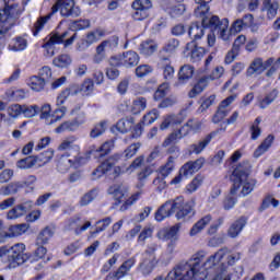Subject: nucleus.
Segmentation results:
<instances>
[{
    "label": "nucleus",
    "instance_id": "0eeeda50",
    "mask_svg": "<svg viewBox=\"0 0 280 280\" xmlns=\"http://www.w3.org/2000/svg\"><path fill=\"white\" fill-rule=\"evenodd\" d=\"M78 39V33L68 30L63 33H51L46 37V43L42 46L45 49L44 56L46 58H54L56 56V45H63V47H71Z\"/></svg>",
    "mask_w": 280,
    "mask_h": 280
},
{
    "label": "nucleus",
    "instance_id": "c85d7f7f",
    "mask_svg": "<svg viewBox=\"0 0 280 280\" xmlns=\"http://www.w3.org/2000/svg\"><path fill=\"white\" fill-rule=\"evenodd\" d=\"M195 68L191 65H184L178 72V84H186L194 78Z\"/></svg>",
    "mask_w": 280,
    "mask_h": 280
},
{
    "label": "nucleus",
    "instance_id": "473e14b6",
    "mask_svg": "<svg viewBox=\"0 0 280 280\" xmlns=\"http://www.w3.org/2000/svg\"><path fill=\"white\" fill-rule=\"evenodd\" d=\"M277 97H279V90L278 89H273L270 92H268L267 94H265L264 98H261L258 103L259 108H261L262 110L268 108L270 106V104H272Z\"/></svg>",
    "mask_w": 280,
    "mask_h": 280
},
{
    "label": "nucleus",
    "instance_id": "4c0bfd02",
    "mask_svg": "<svg viewBox=\"0 0 280 280\" xmlns=\"http://www.w3.org/2000/svg\"><path fill=\"white\" fill-rule=\"evenodd\" d=\"M264 71V59L255 58L247 68V75H261Z\"/></svg>",
    "mask_w": 280,
    "mask_h": 280
},
{
    "label": "nucleus",
    "instance_id": "4be33fe9",
    "mask_svg": "<svg viewBox=\"0 0 280 280\" xmlns=\"http://www.w3.org/2000/svg\"><path fill=\"white\" fill-rule=\"evenodd\" d=\"M211 220H213V217H211V214H207L200 220H198L190 229V232H189L190 237H196V235H198L199 233H202V231H205V229H207V226L211 224Z\"/></svg>",
    "mask_w": 280,
    "mask_h": 280
},
{
    "label": "nucleus",
    "instance_id": "4468645a",
    "mask_svg": "<svg viewBox=\"0 0 280 280\" xmlns=\"http://www.w3.org/2000/svg\"><path fill=\"white\" fill-rule=\"evenodd\" d=\"M171 201V209L173 213H176L177 220H185L189 213H191L192 208L189 203L185 202V198L177 197ZM177 211V212H176Z\"/></svg>",
    "mask_w": 280,
    "mask_h": 280
},
{
    "label": "nucleus",
    "instance_id": "cd10ccee",
    "mask_svg": "<svg viewBox=\"0 0 280 280\" xmlns=\"http://www.w3.org/2000/svg\"><path fill=\"white\" fill-rule=\"evenodd\" d=\"M119 45V38L117 36H113L106 40H103L97 47L96 52L103 54V56H106V51L108 49H115Z\"/></svg>",
    "mask_w": 280,
    "mask_h": 280
},
{
    "label": "nucleus",
    "instance_id": "8fccbe9b",
    "mask_svg": "<svg viewBox=\"0 0 280 280\" xmlns=\"http://www.w3.org/2000/svg\"><path fill=\"white\" fill-rule=\"evenodd\" d=\"M113 222V219L110 217H107L103 220H100L96 222V230L91 232V236L95 237V235H97V233H102V231H106V229H108V226H110V223Z\"/></svg>",
    "mask_w": 280,
    "mask_h": 280
},
{
    "label": "nucleus",
    "instance_id": "412c9836",
    "mask_svg": "<svg viewBox=\"0 0 280 280\" xmlns=\"http://www.w3.org/2000/svg\"><path fill=\"white\" fill-rule=\"evenodd\" d=\"M115 148V140L105 141L100 148L92 149L90 154H93L96 159H104V156L110 154L113 149Z\"/></svg>",
    "mask_w": 280,
    "mask_h": 280
},
{
    "label": "nucleus",
    "instance_id": "4d7b16f0",
    "mask_svg": "<svg viewBox=\"0 0 280 280\" xmlns=\"http://www.w3.org/2000/svg\"><path fill=\"white\" fill-rule=\"evenodd\" d=\"M95 89V83L91 79H86L80 86V92L84 95H91Z\"/></svg>",
    "mask_w": 280,
    "mask_h": 280
},
{
    "label": "nucleus",
    "instance_id": "a878e982",
    "mask_svg": "<svg viewBox=\"0 0 280 280\" xmlns=\"http://www.w3.org/2000/svg\"><path fill=\"white\" fill-rule=\"evenodd\" d=\"M180 47V42L176 38H171L167 40V43L164 45V47L160 50V56L162 60L166 61L170 60L168 57H164L163 54H167L168 56H172V54L176 52V49Z\"/></svg>",
    "mask_w": 280,
    "mask_h": 280
},
{
    "label": "nucleus",
    "instance_id": "052dcab7",
    "mask_svg": "<svg viewBox=\"0 0 280 280\" xmlns=\"http://www.w3.org/2000/svg\"><path fill=\"white\" fill-rule=\"evenodd\" d=\"M58 113L60 115H58ZM55 115L57 116H51L50 120L47 121V126H51V124H56L57 121H60V119H62V117H65V115H67V108L65 106H61L57 109H55Z\"/></svg>",
    "mask_w": 280,
    "mask_h": 280
},
{
    "label": "nucleus",
    "instance_id": "5fc2aeb1",
    "mask_svg": "<svg viewBox=\"0 0 280 280\" xmlns=\"http://www.w3.org/2000/svg\"><path fill=\"white\" fill-rule=\"evenodd\" d=\"M260 124H261V118L257 117L249 128L250 135H252L250 138L253 139V141H257V139L261 137V128H259Z\"/></svg>",
    "mask_w": 280,
    "mask_h": 280
},
{
    "label": "nucleus",
    "instance_id": "f704fd0d",
    "mask_svg": "<svg viewBox=\"0 0 280 280\" xmlns=\"http://www.w3.org/2000/svg\"><path fill=\"white\" fill-rule=\"evenodd\" d=\"M159 49V44L152 39H147L140 44L139 50L143 56H152Z\"/></svg>",
    "mask_w": 280,
    "mask_h": 280
},
{
    "label": "nucleus",
    "instance_id": "13d9d810",
    "mask_svg": "<svg viewBox=\"0 0 280 280\" xmlns=\"http://www.w3.org/2000/svg\"><path fill=\"white\" fill-rule=\"evenodd\" d=\"M7 113L9 117H12V119H16V117H19V115H22L23 113V105H20V104L10 105L7 108Z\"/></svg>",
    "mask_w": 280,
    "mask_h": 280
},
{
    "label": "nucleus",
    "instance_id": "c03bdc74",
    "mask_svg": "<svg viewBox=\"0 0 280 280\" xmlns=\"http://www.w3.org/2000/svg\"><path fill=\"white\" fill-rule=\"evenodd\" d=\"M45 84H47L39 75H33L30 78L28 86H31L32 91H36L40 93V91H45Z\"/></svg>",
    "mask_w": 280,
    "mask_h": 280
},
{
    "label": "nucleus",
    "instance_id": "5701e85b",
    "mask_svg": "<svg viewBox=\"0 0 280 280\" xmlns=\"http://www.w3.org/2000/svg\"><path fill=\"white\" fill-rule=\"evenodd\" d=\"M255 21V18L253 14L248 13L245 14L242 19H237L233 22L232 28L235 32H242V30H246L247 27H253V23Z\"/></svg>",
    "mask_w": 280,
    "mask_h": 280
},
{
    "label": "nucleus",
    "instance_id": "9b49d317",
    "mask_svg": "<svg viewBox=\"0 0 280 280\" xmlns=\"http://www.w3.org/2000/svg\"><path fill=\"white\" fill-rule=\"evenodd\" d=\"M132 19L133 21H145L150 16V10H152L151 0H135L131 3Z\"/></svg>",
    "mask_w": 280,
    "mask_h": 280
},
{
    "label": "nucleus",
    "instance_id": "a18cd8bd",
    "mask_svg": "<svg viewBox=\"0 0 280 280\" xmlns=\"http://www.w3.org/2000/svg\"><path fill=\"white\" fill-rule=\"evenodd\" d=\"M54 229L46 226L37 236V246H43L47 244L50 237H54Z\"/></svg>",
    "mask_w": 280,
    "mask_h": 280
},
{
    "label": "nucleus",
    "instance_id": "0e129e2a",
    "mask_svg": "<svg viewBox=\"0 0 280 280\" xmlns=\"http://www.w3.org/2000/svg\"><path fill=\"white\" fill-rule=\"evenodd\" d=\"M152 174H154V170H152V167H150V166H145L140 172H138L137 179L144 180V183H145L148 180V178H150V176H152Z\"/></svg>",
    "mask_w": 280,
    "mask_h": 280
},
{
    "label": "nucleus",
    "instance_id": "f3484780",
    "mask_svg": "<svg viewBox=\"0 0 280 280\" xmlns=\"http://www.w3.org/2000/svg\"><path fill=\"white\" fill-rule=\"evenodd\" d=\"M236 97V95H231L221 102L218 112L212 118L213 124H220V121H222V119L229 115V109L226 108H229V106L235 102Z\"/></svg>",
    "mask_w": 280,
    "mask_h": 280
},
{
    "label": "nucleus",
    "instance_id": "1a4fd4ad",
    "mask_svg": "<svg viewBox=\"0 0 280 280\" xmlns=\"http://www.w3.org/2000/svg\"><path fill=\"white\" fill-rule=\"evenodd\" d=\"M202 165H205V158H199L194 162H187L180 167L178 176L172 179L171 185H178V183L183 182V178L194 176L196 172L202 170Z\"/></svg>",
    "mask_w": 280,
    "mask_h": 280
},
{
    "label": "nucleus",
    "instance_id": "6e6552de",
    "mask_svg": "<svg viewBox=\"0 0 280 280\" xmlns=\"http://www.w3.org/2000/svg\"><path fill=\"white\" fill-rule=\"evenodd\" d=\"M156 250H159V244L151 243L142 254V260L138 267V270L144 276L152 275V270L156 268L159 259H156Z\"/></svg>",
    "mask_w": 280,
    "mask_h": 280
},
{
    "label": "nucleus",
    "instance_id": "ea45409f",
    "mask_svg": "<svg viewBox=\"0 0 280 280\" xmlns=\"http://www.w3.org/2000/svg\"><path fill=\"white\" fill-rule=\"evenodd\" d=\"M145 108H148V100L143 96H140L133 100L130 112L132 115H139L140 113H143Z\"/></svg>",
    "mask_w": 280,
    "mask_h": 280
},
{
    "label": "nucleus",
    "instance_id": "f257e3e1",
    "mask_svg": "<svg viewBox=\"0 0 280 280\" xmlns=\"http://www.w3.org/2000/svg\"><path fill=\"white\" fill-rule=\"evenodd\" d=\"M207 254L199 252L195 254L188 261H183L175 272L171 273L172 277H179V280H205L209 277V270H213L219 264H226V266H235L242 254L240 252H231L229 247H222L213 255H211L205 262Z\"/></svg>",
    "mask_w": 280,
    "mask_h": 280
},
{
    "label": "nucleus",
    "instance_id": "aec40b11",
    "mask_svg": "<svg viewBox=\"0 0 280 280\" xmlns=\"http://www.w3.org/2000/svg\"><path fill=\"white\" fill-rule=\"evenodd\" d=\"M248 223V219L246 217H240L235 220L228 230L229 237L235 240V237L240 236V233L244 231V228Z\"/></svg>",
    "mask_w": 280,
    "mask_h": 280
},
{
    "label": "nucleus",
    "instance_id": "603ef678",
    "mask_svg": "<svg viewBox=\"0 0 280 280\" xmlns=\"http://www.w3.org/2000/svg\"><path fill=\"white\" fill-rule=\"evenodd\" d=\"M9 237H19V235H23V233H27V224H16L11 225L9 228Z\"/></svg>",
    "mask_w": 280,
    "mask_h": 280
},
{
    "label": "nucleus",
    "instance_id": "7ed1b4c3",
    "mask_svg": "<svg viewBox=\"0 0 280 280\" xmlns=\"http://www.w3.org/2000/svg\"><path fill=\"white\" fill-rule=\"evenodd\" d=\"M205 25L210 27L212 32H217V34H219V38L222 40H231V33H229V19L220 20L217 15H212L209 20L203 19L202 25L192 23L188 31V36L191 40H200V38L205 36Z\"/></svg>",
    "mask_w": 280,
    "mask_h": 280
},
{
    "label": "nucleus",
    "instance_id": "37998d69",
    "mask_svg": "<svg viewBox=\"0 0 280 280\" xmlns=\"http://www.w3.org/2000/svg\"><path fill=\"white\" fill-rule=\"evenodd\" d=\"M132 126H135V118L130 117L118 120L116 124V129L118 132L126 133L128 130H132Z\"/></svg>",
    "mask_w": 280,
    "mask_h": 280
},
{
    "label": "nucleus",
    "instance_id": "b1692460",
    "mask_svg": "<svg viewBox=\"0 0 280 280\" xmlns=\"http://www.w3.org/2000/svg\"><path fill=\"white\" fill-rule=\"evenodd\" d=\"M187 135H189V129H188L187 125L185 124L179 129L173 131L168 136V138H166L164 140L163 148H167V145H170V143H174V141H178L179 139L187 137Z\"/></svg>",
    "mask_w": 280,
    "mask_h": 280
},
{
    "label": "nucleus",
    "instance_id": "ddd939ff",
    "mask_svg": "<svg viewBox=\"0 0 280 280\" xmlns=\"http://www.w3.org/2000/svg\"><path fill=\"white\" fill-rule=\"evenodd\" d=\"M225 131H226V127H224V128L221 127V128L210 132L205 138H202L198 143L190 144L189 153L190 154H202V152L205 151L207 145H209L211 143L212 139H215V137H218V135H220V132H225Z\"/></svg>",
    "mask_w": 280,
    "mask_h": 280
},
{
    "label": "nucleus",
    "instance_id": "72a5a7b5",
    "mask_svg": "<svg viewBox=\"0 0 280 280\" xmlns=\"http://www.w3.org/2000/svg\"><path fill=\"white\" fill-rule=\"evenodd\" d=\"M185 121V118L180 114L178 115H168L164 118L163 122L161 124L160 128L161 130H167L170 126H179V124H183Z\"/></svg>",
    "mask_w": 280,
    "mask_h": 280
},
{
    "label": "nucleus",
    "instance_id": "774afa93",
    "mask_svg": "<svg viewBox=\"0 0 280 280\" xmlns=\"http://www.w3.org/2000/svg\"><path fill=\"white\" fill-rule=\"evenodd\" d=\"M42 80H44L46 83L51 80V68L44 66L39 72L38 75Z\"/></svg>",
    "mask_w": 280,
    "mask_h": 280
},
{
    "label": "nucleus",
    "instance_id": "3c124183",
    "mask_svg": "<svg viewBox=\"0 0 280 280\" xmlns=\"http://www.w3.org/2000/svg\"><path fill=\"white\" fill-rule=\"evenodd\" d=\"M211 0H195V3H197V8L195 9L196 16H203V14H207L209 12V2Z\"/></svg>",
    "mask_w": 280,
    "mask_h": 280
},
{
    "label": "nucleus",
    "instance_id": "a211bd4d",
    "mask_svg": "<svg viewBox=\"0 0 280 280\" xmlns=\"http://www.w3.org/2000/svg\"><path fill=\"white\" fill-rule=\"evenodd\" d=\"M143 187H145V182L143 179H138V183L136 184V189H139L136 194H133L131 197H129L119 208V211H128L137 200L141 197V194H143Z\"/></svg>",
    "mask_w": 280,
    "mask_h": 280
},
{
    "label": "nucleus",
    "instance_id": "09e8293b",
    "mask_svg": "<svg viewBox=\"0 0 280 280\" xmlns=\"http://www.w3.org/2000/svg\"><path fill=\"white\" fill-rule=\"evenodd\" d=\"M95 198H97V189H92L81 197L79 205L80 207H88V205H91Z\"/></svg>",
    "mask_w": 280,
    "mask_h": 280
},
{
    "label": "nucleus",
    "instance_id": "f03ea898",
    "mask_svg": "<svg viewBox=\"0 0 280 280\" xmlns=\"http://www.w3.org/2000/svg\"><path fill=\"white\" fill-rule=\"evenodd\" d=\"M77 140L75 136L69 137L57 148L59 152H65L57 161V170L61 174H67L71 167H80L86 163V159L80 152V145L74 144Z\"/></svg>",
    "mask_w": 280,
    "mask_h": 280
},
{
    "label": "nucleus",
    "instance_id": "2eb2a0df",
    "mask_svg": "<svg viewBox=\"0 0 280 280\" xmlns=\"http://www.w3.org/2000/svg\"><path fill=\"white\" fill-rule=\"evenodd\" d=\"M135 264H137V260L135 258H129L125 260L116 271L107 275L105 280L124 279V277H127L128 272L132 270V268L135 267Z\"/></svg>",
    "mask_w": 280,
    "mask_h": 280
},
{
    "label": "nucleus",
    "instance_id": "f8f14e48",
    "mask_svg": "<svg viewBox=\"0 0 280 280\" xmlns=\"http://www.w3.org/2000/svg\"><path fill=\"white\" fill-rule=\"evenodd\" d=\"M84 124H86V114L84 112H79L75 118L63 121L55 129V132H75L80 129V126H84Z\"/></svg>",
    "mask_w": 280,
    "mask_h": 280
},
{
    "label": "nucleus",
    "instance_id": "e433bc0d",
    "mask_svg": "<svg viewBox=\"0 0 280 280\" xmlns=\"http://www.w3.org/2000/svg\"><path fill=\"white\" fill-rule=\"evenodd\" d=\"M176 168V156H168L166 163L160 167V174L163 178H167Z\"/></svg>",
    "mask_w": 280,
    "mask_h": 280
},
{
    "label": "nucleus",
    "instance_id": "393cba45",
    "mask_svg": "<svg viewBox=\"0 0 280 280\" xmlns=\"http://www.w3.org/2000/svg\"><path fill=\"white\" fill-rule=\"evenodd\" d=\"M171 215H174V211L172 210V201L167 200L156 210L154 218L156 222H163V220L171 218Z\"/></svg>",
    "mask_w": 280,
    "mask_h": 280
},
{
    "label": "nucleus",
    "instance_id": "c756f323",
    "mask_svg": "<svg viewBox=\"0 0 280 280\" xmlns=\"http://www.w3.org/2000/svg\"><path fill=\"white\" fill-rule=\"evenodd\" d=\"M272 143H275V136L269 135L267 138L259 144V147L255 150L254 156L255 159H259L262 154H266L272 148Z\"/></svg>",
    "mask_w": 280,
    "mask_h": 280
},
{
    "label": "nucleus",
    "instance_id": "c9c22d12",
    "mask_svg": "<svg viewBox=\"0 0 280 280\" xmlns=\"http://www.w3.org/2000/svg\"><path fill=\"white\" fill-rule=\"evenodd\" d=\"M51 159H54V149H47L46 151H43L38 155H35L37 167H45L47 163L51 162Z\"/></svg>",
    "mask_w": 280,
    "mask_h": 280
},
{
    "label": "nucleus",
    "instance_id": "79ce46f5",
    "mask_svg": "<svg viewBox=\"0 0 280 280\" xmlns=\"http://www.w3.org/2000/svg\"><path fill=\"white\" fill-rule=\"evenodd\" d=\"M106 128H108V121L101 120L97 122L90 131L91 139H97V137H102V135L106 132Z\"/></svg>",
    "mask_w": 280,
    "mask_h": 280
},
{
    "label": "nucleus",
    "instance_id": "de8ad7c7",
    "mask_svg": "<svg viewBox=\"0 0 280 280\" xmlns=\"http://www.w3.org/2000/svg\"><path fill=\"white\" fill-rule=\"evenodd\" d=\"M207 84H209V79L207 77L201 78L198 83L190 91V97H196V95H200L207 89Z\"/></svg>",
    "mask_w": 280,
    "mask_h": 280
},
{
    "label": "nucleus",
    "instance_id": "7c9ffc66",
    "mask_svg": "<svg viewBox=\"0 0 280 280\" xmlns=\"http://www.w3.org/2000/svg\"><path fill=\"white\" fill-rule=\"evenodd\" d=\"M23 189V184L21 182H11L0 188V196H14Z\"/></svg>",
    "mask_w": 280,
    "mask_h": 280
},
{
    "label": "nucleus",
    "instance_id": "bb28decb",
    "mask_svg": "<svg viewBox=\"0 0 280 280\" xmlns=\"http://www.w3.org/2000/svg\"><path fill=\"white\" fill-rule=\"evenodd\" d=\"M128 192V188L121 184H115L108 188V194L113 196L116 200L115 205L121 203V200H124V197Z\"/></svg>",
    "mask_w": 280,
    "mask_h": 280
},
{
    "label": "nucleus",
    "instance_id": "423d86ee",
    "mask_svg": "<svg viewBox=\"0 0 280 280\" xmlns=\"http://www.w3.org/2000/svg\"><path fill=\"white\" fill-rule=\"evenodd\" d=\"M0 259H2L9 270H14V268L23 266L30 259V256L25 253V244L18 243L11 247H0Z\"/></svg>",
    "mask_w": 280,
    "mask_h": 280
},
{
    "label": "nucleus",
    "instance_id": "58836bf2",
    "mask_svg": "<svg viewBox=\"0 0 280 280\" xmlns=\"http://www.w3.org/2000/svg\"><path fill=\"white\" fill-rule=\"evenodd\" d=\"M18 170H32V167H38L35 155H28L24 159L19 160L15 163Z\"/></svg>",
    "mask_w": 280,
    "mask_h": 280
},
{
    "label": "nucleus",
    "instance_id": "9d476101",
    "mask_svg": "<svg viewBox=\"0 0 280 280\" xmlns=\"http://www.w3.org/2000/svg\"><path fill=\"white\" fill-rule=\"evenodd\" d=\"M109 65L110 67H137L139 65V55L129 50L122 55L110 57Z\"/></svg>",
    "mask_w": 280,
    "mask_h": 280
},
{
    "label": "nucleus",
    "instance_id": "a19ab883",
    "mask_svg": "<svg viewBox=\"0 0 280 280\" xmlns=\"http://www.w3.org/2000/svg\"><path fill=\"white\" fill-rule=\"evenodd\" d=\"M71 62H73V59H71V56L68 54L59 55L52 60V65L59 69H67L68 67H71Z\"/></svg>",
    "mask_w": 280,
    "mask_h": 280
},
{
    "label": "nucleus",
    "instance_id": "69168bd1",
    "mask_svg": "<svg viewBox=\"0 0 280 280\" xmlns=\"http://www.w3.org/2000/svg\"><path fill=\"white\" fill-rule=\"evenodd\" d=\"M202 185V177H195L190 184L187 185L186 189L188 194H194Z\"/></svg>",
    "mask_w": 280,
    "mask_h": 280
},
{
    "label": "nucleus",
    "instance_id": "20e7f679",
    "mask_svg": "<svg viewBox=\"0 0 280 280\" xmlns=\"http://www.w3.org/2000/svg\"><path fill=\"white\" fill-rule=\"evenodd\" d=\"M250 163L243 162L232 173L233 187L231 188V196H235L240 188L242 187L241 195L248 196L255 189L256 182L250 179Z\"/></svg>",
    "mask_w": 280,
    "mask_h": 280
},
{
    "label": "nucleus",
    "instance_id": "39448f33",
    "mask_svg": "<svg viewBox=\"0 0 280 280\" xmlns=\"http://www.w3.org/2000/svg\"><path fill=\"white\" fill-rule=\"evenodd\" d=\"M60 11L61 16H80V9L75 7V1L73 0H57L55 5L51 8V13L48 15L39 18L34 24V36H38V32L45 27V23L51 19V15Z\"/></svg>",
    "mask_w": 280,
    "mask_h": 280
},
{
    "label": "nucleus",
    "instance_id": "2f4dec72",
    "mask_svg": "<svg viewBox=\"0 0 280 280\" xmlns=\"http://www.w3.org/2000/svg\"><path fill=\"white\" fill-rule=\"evenodd\" d=\"M112 170L113 163L104 161L92 172V180H97L98 178H102V176H105V174H108V172H110Z\"/></svg>",
    "mask_w": 280,
    "mask_h": 280
},
{
    "label": "nucleus",
    "instance_id": "864d4df0",
    "mask_svg": "<svg viewBox=\"0 0 280 280\" xmlns=\"http://www.w3.org/2000/svg\"><path fill=\"white\" fill-rule=\"evenodd\" d=\"M39 110L40 107H38V105H22V115H24V117H26L27 119L36 117Z\"/></svg>",
    "mask_w": 280,
    "mask_h": 280
},
{
    "label": "nucleus",
    "instance_id": "6e6d98bb",
    "mask_svg": "<svg viewBox=\"0 0 280 280\" xmlns=\"http://www.w3.org/2000/svg\"><path fill=\"white\" fill-rule=\"evenodd\" d=\"M156 119H159V110L152 109L143 116L141 124L144 126H150V124H154Z\"/></svg>",
    "mask_w": 280,
    "mask_h": 280
},
{
    "label": "nucleus",
    "instance_id": "338daca9",
    "mask_svg": "<svg viewBox=\"0 0 280 280\" xmlns=\"http://www.w3.org/2000/svg\"><path fill=\"white\" fill-rule=\"evenodd\" d=\"M223 75H224V67L218 66L206 78H208V80H220V78H222Z\"/></svg>",
    "mask_w": 280,
    "mask_h": 280
},
{
    "label": "nucleus",
    "instance_id": "6ab92c4d",
    "mask_svg": "<svg viewBox=\"0 0 280 280\" xmlns=\"http://www.w3.org/2000/svg\"><path fill=\"white\" fill-rule=\"evenodd\" d=\"M178 231H180V223H177L168 229L161 230L158 233V237L159 240H162V242H177Z\"/></svg>",
    "mask_w": 280,
    "mask_h": 280
},
{
    "label": "nucleus",
    "instance_id": "e2e57ef3",
    "mask_svg": "<svg viewBox=\"0 0 280 280\" xmlns=\"http://www.w3.org/2000/svg\"><path fill=\"white\" fill-rule=\"evenodd\" d=\"M153 69L149 65H141L136 68L137 78H145V75H150Z\"/></svg>",
    "mask_w": 280,
    "mask_h": 280
},
{
    "label": "nucleus",
    "instance_id": "680f3d73",
    "mask_svg": "<svg viewBox=\"0 0 280 280\" xmlns=\"http://www.w3.org/2000/svg\"><path fill=\"white\" fill-rule=\"evenodd\" d=\"M145 161V158H143L142 155L136 158L132 163L126 168L127 174H132V172H135V170H139V167H141V165H143V162Z\"/></svg>",
    "mask_w": 280,
    "mask_h": 280
},
{
    "label": "nucleus",
    "instance_id": "bf43d9fd",
    "mask_svg": "<svg viewBox=\"0 0 280 280\" xmlns=\"http://www.w3.org/2000/svg\"><path fill=\"white\" fill-rule=\"evenodd\" d=\"M203 57H205V48L202 47H195L190 51L191 62H200V60H202Z\"/></svg>",
    "mask_w": 280,
    "mask_h": 280
},
{
    "label": "nucleus",
    "instance_id": "49530a36",
    "mask_svg": "<svg viewBox=\"0 0 280 280\" xmlns=\"http://www.w3.org/2000/svg\"><path fill=\"white\" fill-rule=\"evenodd\" d=\"M27 48V40L22 37H16L9 44L10 51H23Z\"/></svg>",
    "mask_w": 280,
    "mask_h": 280
},
{
    "label": "nucleus",
    "instance_id": "dca6fc26",
    "mask_svg": "<svg viewBox=\"0 0 280 280\" xmlns=\"http://www.w3.org/2000/svg\"><path fill=\"white\" fill-rule=\"evenodd\" d=\"M106 36V32L102 28H96L94 31H91L86 34L85 38L81 40V43L78 46V49L80 51H84V49H89L91 45H94V43H97L100 38H104Z\"/></svg>",
    "mask_w": 280,
    "mask_h": 280
}]
</instances>
